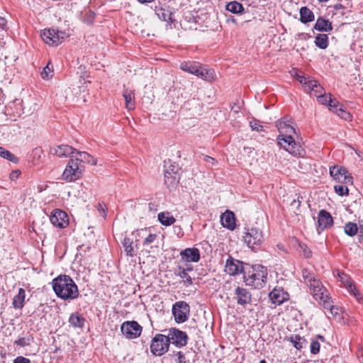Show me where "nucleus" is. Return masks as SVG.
<instances>
[{
    "label": "nucleus",
    "instance_id": "f257e3e1",
    "mask_svg": "<svg viewBox=\"0 0 363 363\" xmlns=\"http://www.w3.org/2000/svg\"><path fill=\"white\" fill-rule=\"evenodd\" d=\"M52 289L58 298L62 300H73L79 296L77 284L68 275H60L52 281Z\"/></svg>",
    "mask_w": 363,
    "mask_h": 363
},
{
    "label": "nucleus",
    "instance_id": "f03ea898",
    "mask_svg": "<svg viewBox=\"0 0 363 363\" xmlns=\"http://www.w3.org/2000/svg\"><path fill=\"white\" fill-rule=\"evenodd\" d=\"M267 269L259 264L253 265L244 272V281L247 286L255 289L263 288L267 279Z\"/></svg>",
    "mask_w": 363,
    "mask_h": 363
},
{
    "label": "nucleus",
    "instance_id": "7ed1b4c3",
    "mask_svg": "<svg viewBox=\"0 0 363 363\" xmlns=\"http://www.w3.org/2000/svg\"><path fill=\"white\" fill-rule=\"evenodd\" d=\"M278 144L291 155L298 157H303L306 152L302 146L296 143L293 136L281 135L277 137Z\"/></svg>",
    "mask_w": 363,
    "mask_h": 363
},
{
    "label": "nucleus",
    "instance_id": "20e7f679",
    "mask_svg": "<svg viewBox=\"0 0 363 363\" xmlns=\"http://www.w3.org/2000/svg\"><path fill=\"white\" fill-rule=\"evenodd\" d=\"M84 170V166L72 156L62 174V178L67 182L75 181L82 176Z\"/></svg>",
    "mask_w": 363,
    "mask_h": 363
},
{
    "label": "nucleus",
    "instance_id": "39448f33",
    "mask_svg": "<svg viewBox=\"0 0 363 363\" xmlns=\"http://www.w3.org/2000/svg\"><path fill=\"white\" fill-rule=\"evenodd\" d=\"M243 240L250 248L256 250L264 242L263 232L257 228H251L245 233Z\"/></svg>",
    "mask_w": 363,
    "mask_h": 363
},
{
    "label": "nucleus",
    "instance_id": "423d86ee",
    "mask_svg": "<svg viewBox=\"0 0 363 363\" xmlns=\"http://www.w3.org/2000/svg\"><path fill=\"white\" fill-rule=\"evenodd\" d=\"M169 344L167 335L157 334L152 340L150 351L154 355L162 356L168 351Z\"/></svg>",
    "mask_w": 363,
    "mask_h": 363
},
{
    "label": "nucleus",
    "instance_id": "0eeeda50",
    "mask_svg": "<svg viewBox=\"0 0 363 363\" xmlns=\"http://www.w3.org/2000/svg\"><path fill=\"white\" fill-rule=\"evenodd\" d=\"M67 36L63 31L54 28L45 29L41 33L43 40L49 45L57 46L62 43Z\"/></svg>",
    "mask_w": 363,
    "mask_h": 363
},
{
    "label": "nucleus",
    "instance_id": "6e6552de",
    "mask_svg": "<svg viewBox=\"0 0 363 363\" xmlns=\"http://www.w3.org/2000/svg\"><path fill=\"white\" fill-rule=\"evenodd\" d=\"M189 306L185 301H177L172 306V314L177 323H184L189 314Z\"/></svg>",
    "mask_w": 363,
    "mask_h": 363
},
{
    "label": "nucleus",
    "instance_id": "1a4fd4ad",
    "mask_svg": "<svg viewBox=\"0 0 363 363\" xmlns=\"http://www.w3.org/2000/svg\"><path fill=\"white\" fill-rule=\"evenodd\" d=\"M123 335L128 339L139 337L142 332V327L136 321H126L121 327Z\"/></svg>",
    "mask_w": 363,
    "mask_h": 363
},
{
    "label": "nucleus",
    "instance_id": "9d476101",
    "mask_svg": "<svg viewBox=\"0 0 363 363\" xmlns=\"http://www.w3.org/2000/svg\"><path fill=\"white\" fill-rule=\"evenodd\" d=\"M167 337L172 343L177 347H182L187 344L188 336L184 331L172 328L169 329Z\"/></svg>",
    "mask_w": 363,
    "mask_h": 363
},
{
    "label": "nucleus",
    "instance_id": "9b49d317",
    "mask_svg": "<svg viewBox=\"0 0 363 363\" xmlns=\"http://www.w3.org/2000/svg\"><path fill=\"white\" fill-rule=\"evenodd\" d=\"M293 120L290 117H284L277 121V127L281 135L293 136L296 134L295 128L292 125Z\"/></svg>",
    "mask_w": 363,
    "mask_h": 363
},
{
    "label": "nucleus",
    "instance_id": "f8f14e48",
    "mask_svg": "<svg viewBox=\"0 0 363 363\" xmlns=\"http://www.w3.org/2000/svg\"><path fill=\"white\" fill-rule=\"evenodd\" d=\"M234 298L238 305L245 306L250 303L252 294L247 289L237 286L234 290Z\"/></svg>",
    "mask_w": 363,
    "mask_h": 363
},
{
    "label": "nucleus",
    "instance_id": "ddd939ff",
    "mask_svg": "<svg viewBox=\"0 0 363 363\" xmlns=\"http://www.w3.org/2000/svg\"><path fill=\"white\" fill-rule=\"evenodd\" d=\"M50 220L54 226L60 228H65L68 225L67 213L59 209H55L52 212Z\"/></svg>",
    "mask_w": 363,
    "mask_h": 363
},
{
    "label": "nucleus",
    "instance_id": "4468645a",
    "mask_svg": "<svg viewBox=\"0 0 363 363\" xmlns=\"http://www.w3.org/2000/svg\"><path fill=\"white\" fill-rule=\"evenodd\" d=\"M337 277L339 281L342 282V284L345 286V287L347 289V291L353 295L358 301H360L362 298L360 297V294L356 289L355 285L353 284L351 278L344 272H338Z\"/></svg>",
    "mask_w": 363,
    "mask_h": 363
},
{
    "label": "nucleus",
    "instance_id": "2eb2a0df",
    "mask_svg": "<svg viewBox=\"0 0 363 363\" xmlns=\"http://www.w3.org/2000/svg\"><path fill=\"white\" fill-rule=\"evenodd\" d=\"M309 287L311 293L315 300L321 301L325 297L327 298V291L320 280L313 281Z\"/></svg>",
    "mask_w": 363,
    "mask_h": 363
},
{
    "label": "nucleus",
    "instance_id": "dca6fc26",
    "mask_svg": "<svg viewBox=\"0 0 363 363\" xmlns=\"http://www.w3.org/2000/svg\"><path fill=\"white\" fill-rule=\"evenodd\" d=\"M182 259L187 262H197L199 261L201 256L198 248L191 247L186 248L180 252Z\"/></svg>",
    "mask_w": 363,
    "mask_h": 363
},
{
    "label": "nucleus",
    "instance_id": "f3484780",
    "mask_svg": "<svg viewBox=\"0 0 363 363\" xmlns=\"http://www.w3.org/2000/svg\"><path fill=\"white\" fill-rule=\"evenodd\" d=\"M242 262L238 260L233 259L231 257L226 261L225 266V272L230 275H236L242 272Z\"/></svg>",
    "mask_w": 363,
    "mask_h": 363
},
{
    "label": "nucleus",
    "instance_id": "a211bd4d",
    "mask_svg": "<svg viewBox=\"0 0 363 363\" xmlns=\"http://www.w3.org/2000/svg\"><path fill=\"white\" fill-rule=\"evenodd\" d=\"M333 220L331 215L325 210H321L318 216V230H323L324 229L330 227L333 225Z\"/></svg>",
    "mask_w": 363,
    "mask_h": 363
},
{
    "label": "nucleus",
    "instance_id": "6ab92c4d",
    "mask_svg": "<svg viewBox=\"0 0 363 363\" xmlns=\"http://www.w3.org/2000/svg\"><path fill=\"white\" fill-rule=\"evenodd\" d=\"M50 152L60 157L68 156L72 157V156H74L73 154L75 152V149L67 145H61L52 147Z\"/></svg>",
    "mask_w": 363,
    "mask_h": 363
},
{
    "label": "nucleus",
    "instance_id": "aec40b11",
    "mask_svg": "<svg viewBox=\"0 0 363 363\" xmlns=\"http://www.w3.org/2000/svg\"><path fill=\"white\" fill-rule=\"evenodd\" d=\"M220 221L224 228L229 230H234L235 228V214L230 211H226L220 216Z\"/></svg>",
    "mask_w": 363,
    "mask_h": 363
},
{
    "label": "nucleus",
    "instance_id": "412c9836",
    "mask_svg": "<svg viewBox=\"0 0 363 363\" xmlns=\"http://www.w3.org/2000/svg\"><path fill=\"white\" fill-rule=\"evenodd\" d=\"M75 152L78 155V157H75L74 159L76 160L81 164L82 163H86L91 165L95 166L97 164V160L92 155H89L86 152H80L75 149Z\"/></svg>",
    "mask_w": 363,
    "mask_h": 363
},
{
    "label": "nucleus",
    "instance_id": "4be33fe9",
    "mask_svg": "<svg viewBox=\"0 0 363 363\" xmlns=\"http://www.w3.org/2000/svg\"><path fill=\"white\" fill-rule=\"evenodd\" d=\"M269 296L272 302L276 305H280L288 299L287 294H284L281 291L276 289L269 293Z\"/></svg>",
    "mask_w": 363,
    "mask_h": 363
},
{
    "label": "nucleus",
    "instance_id": "5701e85b",
    "mask_svg": "<svg viewBox=\"0 0 363 363\" xmlns=\"http://www.w3.org/2000/svg\"><path fill=\"white\" fill-rule=\"evenodd\" d=\"M196 76L207 82L214 81L216 77L214 69H207L201 65L199 69V73Z\"/></svg>",
    "mask_w": 363,
    "mask_h": 363
},
{
    "label": "nucleus",
    "instance_id": "b1692460",
    "mask_svg": "<svg viewBox=\"0 0 363 363\" xmlns=\"http://www.w3.org/2000/svg\"><path fill=\"white\" fill-rule=\"evenodd\" d=\"M313 28L321 32H330L333 30L331 22L322 17H319L317 19Z\"/></svg>",
    "mask_w": 363,
    "mask_h": 363
},
{
    "label": "nucleus",
    "instance_id": "393cba45",
    "mask_svg": "<svg viewBox=\"0 0 363 363\" xmlns=\"http://www.w3.org/2000/svg\"><path fill=\"white\" fill-rule=\"evenodd\" d=\"M156 14L158 16V18L160 20H162L164 21H167L168 23H172L174 21V19L172 18V12L171 9L167 8H157L155 10Z\"/></svg>",
    "mask_w": 363,
    "mask_h": 363
},
{
    "label": "nucleus",
    "instance_id": "a878e982",
    "mask_svg": "<svg viewBox=\"0 0 363 363\" xmlns=\"http://www.w3.org/2000/svg\"><path fill=\"white\" fill-rule=\"evenodd\" d=\"M26 291L23 289L19 288L18 294L14 296L12 305L15 309H21L24 306Z\"/></svg>",
    "mask_w": 363,
    "mask_h": 363
},
{
    "label": "nucleus",
    "instance_id": "bb28decb",
    "mask_svg": "<svg viewBox=\"0 0 363 363\" xmlns=\"http://www.w3.org/2000/svg\"><path fill=\"white\" fill-rule=\"evenodd\" d=\"M191 270V267L184 269L182 267H179L177 270L175 272V274L183 279V281L186 286H190L193 284V282L192 279L189 274L188 272Z\"/></svg>",
    "mask_w": 363,
    "mask_h": 363
},
{
    "label": "nucleus",
    "instance_id": "cd10ccee",
    "mask_svg": "<svg viewBox=\"0 0 363 363\" xmlns=\"http://www.w3.org/2000/svg\"><path fill=\"white\" fill-rule=\"evenodd\" d=\"M201 67V64L196 62H184L180 65L182 70L196 75L199 73V69Z\"/></svg>",
    "mask_w": 363,
    "mask_h": 363
},
{
    "label": "nucleus",
    "instance_id": "c85d7f7f",
    "mask_svg": "<svg viewBox=\"0 0 363 363\" xmlns=\"http://www.w3.org/2000/svg\"><path fill=\"white\" fill-rule=\"evenodd\" d=\"M345 173H347V170L341 166L335 165L330 168V176L335 180L341 181Z\"/></svg>",
    "mask_w": 363,
    "mask_h": 363
},
{
    "label": "nucleus",
    "instance_id": "c756f323",
    "mask_svg": "<svg viewBox=\"0 0 363 363\" xmlns=\"http://www.w3.org/2000/svg\"><path fill=\"white\" fill-rule=\"evenodd\" d=\"M313 13L306 6L301 7L300 9V21L303 23H307L313 21Z\"/></svg>",
    "mask_w": 363,
    "mask_h": 363
},
{
    "label": "nucleus",
    "instance_id": "7c9ffc66",
    "mask_svg": "<svg viewBox=\"0 0 363 363\" xmlns=\"http://www.w3.org/2000/svg\"><path fill=\"white\" fill-rule=\"evenodd\" d=\"M85 319L78 313H72L69 318V323L74 328H83Z\"/></svg>",
    "mask_w": 363,
    "mask_h": 363
},
{
    "label": "nucleus",
    "instance_id": "2f4dec72",
    "mask_svg": "<svg viewBox=\"0 0 363 363\" xmlns=\"http://www.w3.org/2000/svg\"><path fill=\"white\" fill-rule=\"evenodd\" d=\"M159 221L166 226H169L175 223L176 219L169 212H161L157 216Z\"/></svg>",
    "mask_w": 363,
    "mask_h": 363
},
{
    "label": "nucleus",
    "instance_id": "473e14b6",
    "mask_svg": "<svg viewBox=\"0 0 363 363\" xmlns=\"http://www.w3.org/2000/svg\"><path fill=\"white\" fill-rule=\"evenodd\" d=\"M225 9L233 13H242L244 11L242 4L235 1L228 3Z\"/></svg>",
    "mask_w": 363,
    "mask_h": 363
},
{
    "label": "nucleus",
    "instance_id": "72a5a7b5",
    "mask_svg": "<svg viewBox=\"0 0 363 363\" xmlns=\"http://www.w3.org/2000/svg\"><path fill=\"white\" fill-rule=\"evenodd\" d=\"M315 44L320 49H326L329 44L328 35L326 34H318L315 38Z\"/></svg>",
    "mask_w": 363,
    "mask_h": 363
},
{
    "label": "nucleus",
    "instance_id": "f704fd0d",
    "mask_svg": "<svg viewBox=\"0 0 363 363\" xmlns=\"http://www.w3.org/2000/svg\"><path fill=\"white\" fill-rule=\"evenodd\" d=\"M164 174L178 175L179 167L175 162H172L171 160L164 161Z\"/></svg>",
    "mask_w": 363,
    "mask_h": 363
},
{
    "label": "nucleus",
    "instance_id": "c9c22d12",
    "mask_svg": "<svg viewBox=\"0 0 363 363\" xmlns=\"http://www.w3.org/2000/svg\"><path fill=\"white\" fill-rule=\"evenodd\" d=\"M345 233L350 237L356 235L358 232V227L357 223L353 222H347L344 226Z\"/></svg>",
    "mask_w": 363,
    "mask_h": 363
},
{
    "label": "nucleus",
    "instance_id": "e433bc0d",
    "mask_svg": "<svg viewBox=\"0 0 363 363\" xmlns=\"http://www.w3.org/2000/svg\"><path fill=\"white\" fill-rule=\"evenodd\" d=\"M123 97L125 99V101L126 108L128 110L134 109L135 108V103H134V101H133V99H134L133 93L131 91L125 90L123 92Z\"/></svg>",
    "mask_w": 363,
    "mask_h": 363
},
{
    "label": "nucleus",
    "instance_id": "4c0bfd02",
    "mask_svg": "<svg viewBox=\"0 0 363 363\" xmlns=\"http://www.w3.org/2000/svg\"><path fill=\"white\" fill-rule=\"evenodd\" d=\"M123 246L127 256L133 257L135 255L133 247V242L129 238H124L123 240Z\"/></svg>",
    "mask_w": 363,
    "mask_h": 363
},
{
    "label": "nucleus",
    "instance_id": "58836bf2",
    "mask_svg": "<svg viewBox=\"0 0 363 363\" xmlns=\"http://www.w3.org/2000/svg\"><path fill=\"white\" fill-rule=\"evenodd\" d=\"M0 157L4 159H6L9 161L12 162L13 163H18L19 160L17 157H16L13 153L6 150L5 148L0 146Z\"/></svg>",
    "mask_w": 363,
    "mask_h": 363
},
{
    "label": "nucleus",
    "instance_id": "ea45409f",
    "mask_svg": "<svg viewBox=\"0 0 363 363\" xmlns=\"http://www.w3.org/2000/svg\"><path fill=\"white\" fill-rule=\"evenodd\" d=\"M289 340L297 350H301L303 347V344L306 342L304 338L297 335L291 336Z\"/></svg>",
    "mask_w": 363,
    "mask_h": 363
},
{
    "label": "nucleus",
    "instance_id": "a19ab883",
    "mask_svg": "<svg viewBox=\"0 0 363 363\" xmlns=\"http://www.w3.org/2000/svg\"><path fill=\"white\" fill-rule=\"evenodd\" d=\"M178 175L164 174V182L168 188L174 187L178 182Z\"/></svg>",
    "mask_w": 363,
    "mask_h": 363
},
{
    "label": "nucleus",
    "instance_id": "79ce46f5",
    "mask_svg": "<svg viewBox=\"0 0 363 363\" xmlns=\"http://www.w3.org/2000/svg\"><path fill=\"white\" fill-rule=\"evenodd\" d=\"M302 276L305 280V282L309 286L311 284V282L313 281H316L315 279L314 274L307 269H303L302 271Z\"/></svg>",
    "mask_w": 363,
    "mask_h": 363
},
{
    "label": "nucleus",
    "instance_id": "37998d69",
    "mask_svg": "<svg viewBox=\"0 0 363 363\" xmlns=\"http://www.w3.org/2000/svg\"><path fill=\"white\" fill-rule=\"evenodd\" d=\"M297 250H300V251L302 252V254H303V256L305 257V258H310L312 256V252L311 250L308 248V247L304 244V243H302L301 242H298V248Z\"/></svg>",
    "mask_w": 363,
    "mask_h": 363
},
{
    "label": "nucleus",
    "instance_id": "c03bdc74",
    "mask_svg": "<svg viewBox=\"0 0 363 363\" xmlns=\"http://www.w3.org/2000/svg\"><path fill=\"white\" fill-rule=\"evenodd\" d=\"M335 191L337 194L340 196L348 195L349 190L348 188L343 184H337L334 186Z\"/></svg>",
    "mask_w": 363,
    "mask_h": 363
},
{
    "label": "nucleus",
    "instance_id": "a18cd8bd",
    "mask_svg": "<svg viewBox=\"0 0 363 363\" xmlns=\"http://www.w3.org/2000/svg\"><path fill=\"white\" fill-rule=\"evenodd\" d=\"M307 91H314L315 94H320V95L322 94L323 87L320 86V84L315 80H313L311 82H310V88Z\"/></svg>",
    "mask_w": 363,
    "mask_h": 363
},
{
    "label": "nucleus",
    "instance_id": "49530a36",
    "mask_svg": "<svg viewBox=\"0 0 363 363\" xmlns=\"http://www.w3.org/2000/svg\"><path fill=\"white\" fill-rule=\"evenodd\" d=\"M328 106L330 107V110L336 113L338 112V109L340 106L339 102L336 99L332 98L331 94L329 95Z\"/></svg>",
    "mask_w": 363,
    "mask_h": 363
},
{
    "label": "nucleus",
    "instance_id": "de8ad7c7",
    "mask_svg": "<svg viewBox=\"0 0 363 363\" xmlns=\"http://www.w3.org/2000/svg\"><path fill=\"white\" fill-rule=\"evenodd\" d=\"M337 114L342 119L345 120V121H350L352 118V116L351 114L346 111L342 106H340L339 109H338V112L337 113Z\"/></svg>",
    "mask_w": 363,
    "mask_h": 363
},
{
    "label": "nucleus",
    "instance_id": "09e8293b",
    "mask_svg": "<svg viewBox=\"0 0 363 363\" xmlns=\"http://www.w3.org/2000/svg\"><path fill=\"white\" fill-rule=\"evenodd\" d=\"M320 304L323 306V307L325 309H328L329 311L334 306L332 304V302L330 301V298L327 294V298L325 297V298H323L321 301H318Z\"/></svg>",
    "mask_w": 363,
    "mask_h": 363
},
{
    "label": "nucleus",
    "instance_id": "8fccbe9b",
    "mask_svg": "<svg viewBox=\"0 0 363 363\" xmlns=\"http://www.w3.org/2000/svg\"><path fill=\"white\" fill-rule=\"evenodd\" d=\"M298 80L301 84L304 85L306 90H308L310 88V82H311L313 79L304 76H299L298 77Z\"/></svg>",
    "mask_w": 363,
    "mask_h": 363
},
{
    "label": "nucleus",
    "instance_id": "3c124183",
    "mask_svg": "<svg viewBox=\"0 0 363 363\" xmlns=\"http://www.w3.org/2000/svg\"><path fill=\"white\" fill-rule=\"evenodd\" d=\"M311 352L313 354H316L320 351V343L318 340H313L310 346Z\"/></svg>",
    "mask_w": 363,
    "mask_h": 363
},
{
    "label": "nucleus",
    "instance_id": "603ef678",
    "mask_svg": "<svg viewBox=\"0 0 363 363\" xmlns=\"http://www.w3.org/2000/svg\"><path fill=\"white\" fill-rule=\"evenodd\" d=\"M14 344L21 347H25L30 345V340L26 337H21L14 342Z\"/></svg>",
    "mask_w": 363,
    "mask_h": 363
},
{
    "label": "nucleus",
    "instance_id": "864d4df0",
    "mask_svg": "<svg viewBox=\"0 0 363 363\" xmlns=\"http://www.w3.org/2000/svg\"><path fill=\"white\" fill-rule=\"evenodd\" d=\"M340 182H343L345 184H352L353 177L347 172L343 175Z\"/></svg>",
    "mask_w": 363,
    "mask_h": 363
},
{
    "label": "nucleus",
    "instance_id": "5fc2aeb1",
    "mask_svg": "<svg viewBox=\"0 0 363 363\" xmlns=\"http://www.w3.org/2000/svg\"><path fill=\"white\" fill-rule=\"evenodd\" d=\"M318 101L323 105H328L329 104V96H327L325 95L321 94L319 96H317Z\"/></svg>",
    "mask_w": 363,
    "mask_h": 363
},
{
    "label": "nucleus",
    "instance_id": "6e6d98bb",
    "mask_svg": "<svg viewBox=\"0 0 363 363\" xmlns=\"http://www.w3.org/2000/svg\"><path fill=\"white\" fill-rule=\"evenodd\" d=\"M52 72V70L50 67V63H48L41 72V76L43 79L48 78Z\"/></svg>",
    "mask_w": 363,
    "mask_h": 363
},
{
    "label": "nucleus",
    "instance_id": "4d7b16f0",
    "mask_svg": "<svg viewBox=\"0 0 363 363\" xmlns=\"http://www.w3.org/2000/svg\"><path fill=\"white\" fill-rule=\"evenodd\" d=\"M156 238V234H150L143 241V245H146L152 243L155 240Z\"/></svg>",
    "mask_w": 363,
    "mask_h": 363
},
{
    "label": "nucleus",
    "instance_id": "13d9d810",
    "mask_svg": "<svg viewBox=\"0 0 363 363\" xmlns=\"http://www.w3.org/2000/svg\"><path fill=\"white\" fill-rule=\"evenodd\" d=\"M250 127L252 130H257V131H262V126L259 125V122L257 121H253L250 122Z\"/></svg>",
    "mask_w": 363,
    "mask_h": 363
},
{
    "label": "nucleus",
    "instance_id": "bf43d9fd",
    "mask_svg": "<svg viewBox=\"0 0 363 363\" xmlns=\"http://www.w3.org/2000/svg\"><path fill=\"white\" fill-rule=\"evenodd\" d=\"M13 363H31L30 360L23 356H18L13 360Z\"/></svg>",
    "mask_w": 363,
    "mask_h": 363
},
{
    "label": "nucleus",
    "instance_id": "052dcab7",
    "mask_svg": "<svg viewBox=\"0 0 363 363\" xmlns=\"http://www.w3.org/2000/svg\"><path fill=\"white\" fill-rule=\"evenodd\" d=\"M178 363H186V357L182 352H177Z\"/></svg>",
    "mask_w": 363,
    "mask_h": 363
},
{
    "label": "nucleus",
    "instance_id": "680f3d73",
    "mask_svg": "<svg viewBox=\"0 0 363 363\" xmlns=\"http://www.w3.org/2000/svg\"><path fill=\"white\" fill-rule=\"evenodd\" d=\"M203 160L206 163L211 164V165H214L216 163V161L214 158H213L210 156H208V155L204 156Z\"/></svg>",
    "mask_w": 363,
    "mask_h": 363
},
{
    "label": "nucleus",
    "instance_id": "e2e57ef3",
    "mask_svg": "<svg viewBox=\"0 0 363 363\" xmlns=\"http://www.w3.org/2000/svg\"><path fill=\"white\" fill-rule=\"evenodd\" d=\"M357 357L359 358V361L363 362V349H359L357 352Z\"/></svg>",
    "mask_w": 363,
    "mask_h": 363
},
{
    "label": "nucleus",
    "instance_id": "0e129e2a",
    "mask_svg": "<svg viewBox=\"0 0 363 363\" xmlns=\"http://www.w3.org/2000/svg\"><path fill=\"white\" fill-rule=\"evenodd\" d=\"M6 26V21L4 18L0 16V28L1 29H5Z\"/></svg>",
    "mask_w": 363,
    "mask_h": 363
},
{
    "label": "nucleus",
    "instance_id": "69168bd1",
    "mask_svg": "<svg viewBox=\"0 0 363 363\" xmlns=\"http://www.w3.org/2000/svg\"><path fill=\"white\" fill-rule=\"evenodd\" d=\"M338 311H339V308L336 306H333L330 310V312L331 314L334 315H336L337 314H338Z\"/></svg>",
    "mask_w": 363,
    "mask_h": 363
},
{
    "label": "nucleus",
    "instance_id": "338daca9",
    "mask_svg": "<svg viewBox=\"0 0 363 363\" xmlns=\"http://www.w3.org/2000/svg\"><path fill=\"white\" fill-rule=\"evenodd\" d=\"M20 174V171H15V172H13L10 177L11 178L13 179L14 178H18V175Z\"/></svg>",
    "mask_w": 363,
    "mask_h": 363
},
{
    "label": "nucleus",
    "instance_id": "774afa93",
    "mask_svg": "<svg viewBox=\"0 0 363 363\" xmlns=\"http://www.w3.org/2000/svg\"><path fill=\"white\" fill-rule=\"evenodd\" d=\"M140 3L144 4V3H150L154 1L155 0H138Z\"/></svg>",
    "mask_w": 363,
    "mask_h": 363
}]
</instances>
